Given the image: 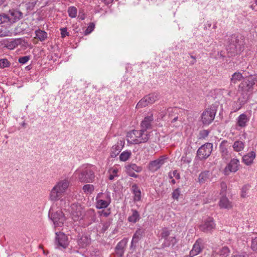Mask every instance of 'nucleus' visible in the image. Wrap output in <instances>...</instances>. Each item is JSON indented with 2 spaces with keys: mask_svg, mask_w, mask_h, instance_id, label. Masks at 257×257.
Wrapping results in <instances>:
<instances>
[{
  "mask_svg": "<svg viewBox=\"0 0 257 257\" xmlns=\"http://www.w3.org/2000/svg\"><path fill=\"white\" fill-rule=\"evenodd\" d=\"M143 230L140 228L138 229L133 235L132 240V244L137 242L142 237L143 234Z\"/></svg>",
  "mask_w": 257,
  "mask_h": 257,
  "instance_id": "nucleus-29",
  "label": "nucleus"
},
{
  "mask_svg": "<svg viewBox=\"0 0 257 257\" xmlns=\"http://www.w3.org/2000/svg\"><path fill=\"white\" fill-rule=\"evenodd\" d=\"M128 171H135L136 172H141L143 168L141 166H138L135 164H132L128 165L127 167Z\"/></svg>",
  "mask_w": 257,
  "mask_h": 257,
  "instance_id": "nucleus-39",
  "label": "nucleus"
},
{
  "mask_svg": "<svg viewBox=\"0 0 257 257\" xmlns=\"http://www.w3.org/2000/svg\"><path fill=\"white\" fill-rule=\"evenodd\" d=\"M8 18L6 17V14H0V24L3 23H7Z\"/></svg>",
  "mask_w": 257,
  "mask_h": 257,
  "instance_id": "nucleus-50",
  "label": "nucleus"
},
{
  "mask_svg": "<svg viewBox=\"0 0 257 257\" xmlns=\"http://www.w3.org/2000/svg\"><path fill=\"white\" fill-rule=\"evenodd\" d=\"M137 131L139 134L138 135V141H137L138 144L144 143L149 140L150 137V132L142 128L141 130H137Z\"/></svg>",
  "mask_w": 257,
  "mask_h": 257,
  "instance_id": "nucleus-13",
  "label": "nucleus"
},
{
  "mask_svg": "<svg viewBox=\"0 0 257 257\" xmlns=\"http://www.w3.org/2000/svg\"><path fill=\"white\" fill-rule=\"evenodd\" d=\"M124 142L122 140L118 141L117 144L113 146L111 149L110 156L112 158L116 157L123 148Z\"/></svg>",
  "mask_w": 257,
  "mask_h": 257,
  "instance_id": "nucleus-17",
  "label": "nucleus"
},
{
  "mask_svg": "<svg viewBox=\"0 0 257 257\" xmlns=\"http://www.w3.org/2000/svg\"><path fill=\"white\" fill-rule=\"evenodd\" d=\"M154 118L153 114L151 112L149 113L147 116L145 117L144 119L141 123L142 128L147 131L148 130L151 128V124Z\"/></svg>",
  "mask_w": 257,
  "mask_h": 257,
  "instance_id": "nucleus-19",
  "label": "nucleus"
},
{
  "mask_svg": "<svg viewBox=\"0 0 257 257\" xmlns=\"http://www.w3.org/2000/svg\"><path fill=\"white\" fill-rule=\"evenodd\" d=\"M115 176L113 174H110L109 177V179L111 180H113Z\"/></svg>",
  "mask_w": 257,
  "mask_h": 257,
  "instance_id": "nucleus-62",
  "label": "nucleus"
},
{
  "mask_svg": "<svg viewBox=\"0 0 257 257\" xmlns=\"http://www.w3.org/2000/svg\"><path fill=\"white\" fill-rule=\"evenodd\" d=\"M219 206L221 208L229 209L232 208V204L227 197L223 195L220 199Z\"/></svg>",
  "mask_w": 257,
  "mask_h": 257,
  "instance_id": "nucleus-22",
  "label": "nucleus"
},
{
  "mask_svg": "<svg viewBox=\"0 0 257 257\" xmlns=\"http://www.w3.org/2000/svg\"><path fill=\"white\" fill-rule=\"evenodd\" d=\"M78 18L81 20H84L85 18V14L83 12L80 11L79 13Z\"/></svg>",
  "mask_w": 257,
  "mask_h": 257,
  "instance_id": "nucleus-55",
  "label": "nucleus"
},
{
  "mask_svg": "<svg viewBox=\"0 0 257 257\" xmlns=\"http://www.w3.org/2000/svg\"><path fill=\"white\" fill-rule=\"evenodd\" d=\"M69 186V181L67 179H63L58 182L52 188L50 194L49 199L51 201H58L61 207H65L69 205V202L66 198H62Z\"/></svg>",
  "mask_w": 257,
  "mask_h": 257,
  "instance_id": "nucleus-1",
  "label": "nucleus"
},
{
  "mask_svg": "<svg viewBox=\"0 0 257 257\" xmlns=\"http://www.w3.org/2000/svg\"><path fill=\"white\" fill-rule=\"evenodd\" d=\"M179 109L176 107L169 108L167 110V113L169 117L172 119L174 117L178 115Z\"/></svg>",
  "mask_w": 257,
  "mask_h": 257,
  "instance_id": "nucleus-38",
  "label": "nucleus"
},
{
  "mask_svg": "<svg viewBox=\"0 0 257 257\" xmlns=\"http://www.w3.org/2000/svg\"><path fill=\"white\" fill-rule=\"evenodd\" d=\"M74 175L83 183H92L94 181L95 175L94 170L90 165L83 166L77 169Z\"/></svg>",
  "mask_w": 257,
  "mask_h": 257,
  "instance_id": "nucleus-2",
  "label": "nucleus"
},
{
  "mask_svg": "<svg viewBox=\"0 0 257 257\" xmlns=\"http://www.w3.org/2000/svg\"><path fill=\"white\" fill-rule=\"evenodd\" d=\"M132 190L134 194V201H139L141 199V192L140 189L136 185H133Z\"/></svg>",
  "mask_w": 257,
  "mask_h": 257,
  "instance_id": "nucleus-26",
  "label": "nucleus"
},
{
  "mask_svg": "<svg viewBox=\"0 0 257 257\" xmlns=\"http://www.w3.org/2000/svg\"><path fill=\"white\" fill-rule=\"evenodd\" d=\"M251 248L254 251L257 253V237L252 239Z\"/></svg>",
  "mask_w": 257,
  "mask_h": 257,
  "instance_id": "nucleus-46",
  "label": "nucleus"
},
{
  "mask_svg": "<svg viewBox=\"0 0 257 257\" xmlns=\"http://www.w3.org/2000/svg\"><path fill=\"white\" fill-rule=\"evenodd\" d=\"M61 37L62 38L65 37L66 36H69V33L67 32V29L66 28H63L60 29Z\"/></svg>",
  "mask_w": 257,
  "mask_h": 257,
  "instance_id": "nucleus-51",
  "label": "nucleus"
},
{
  "mask_svg": "<svg viewBox=\"0 0 257 257\" xmlns=\"http://www.w3.org/2000/svg\"><path fill=\"white\" fill-rule=\"evenodd\" d=\"M90 242V239L86 236H82L78 240V244L81 247H85Z\"/></svg>",
  "mask_w": 257,
  "mask_h": 257,
  "instance_id": "nucleus-28",
  "label": "nucleus"
},
{
  "mask_svg": "<svg viewBox=\"0 0 257 257\" xmlns=\"http://www.w3.org/2000/svg\"><path fill=\"white\" fill-rule=\"evenodd\" d=\"M167 158L162 156L158 159L150 162L148 169L152 172H155L159 170L165 163Z\"/></svg>",
  "mask_w": 257,
  "mask_h": 257,
  "instance_id": "nucleus-9",
  "label": "nucleus"
},
{
  "mask_svg": "<svg viewBox=\"0 0 257 257\" xmlns=\"http://www.w3.org/2000/svg\"><path fill=\"white\" fill-rule=\"evenodd\" d=\"M255 157V152L254 151H251L242 157V162L247 166L251 165L253 163Z\"/></svg>",
  "mask_w": 257,
  "mask_h": 257,
  "instance_id": "nucleus-20",
  "label": "nucleus"
},
{
  "mask_svg": "<svg viewBox=\"0 0 257 257\" xmlns=\"http://www.w3.org/2000/svg\"><path fill=\"white\" fill-rule=\"evenodd\" d=\"M18 45V43L17 41H13L11 42L9 44H8L7 47L8 49L13 50L15 48H16Z\"/></svg>",
  "mask_w": 257,
  "mask_h": 257,
  "instance_id": "nucleus-48",
  "label": "nucleus"
},
{
  "mask_svg": "<svg viewBox=\"0 0 257 257\" xmlns=\"http://www.w3.org/2000/svg\"><path fill=\"white\" fill-rule=\"evenodd\" d=\"M36 3H37V2H36V1H35V2H32V3H31V4H32V7H34V6L36 4Z\"/></svg>",
  "mask_w": 257,
  "mask_h": 257,
  "instance_id": "nucleus-63",
  "label": "nucleus"
},
{
  "mask_svg": "<svg viewBox=\"0 0 257 257\" xmlns=\"http://www.w3.org/2000/svg\"><path fill=\"white\" fill-rule=\"evenodd\" d=\"M216 113V109L214 106L206 108L202 113L201 120L205 125H208L214 120Z\"/></svg>",
  "mask_w": 257,
  "mask_h": 257,
  "instance_id": "nucleus-5",
  "label": "nucleus"
},
{
  "mask_svg": "<svg viewBox=\"0 0 257 257\" xmlns=\"http://www.w3.org/2000/svg\"><path fill=\"white\" fill-rule=\"evenodd\" d=\"M113 0H103L104 2L106 4H109L113 2Z\"/></svg>",
  "mask_w": 257,
  "mask_h": 257,
  "instance_id": "nucleus-60",
  "label": "nucleus"
},
{
  "mask_svg": "<svg viewBox=\"0 0 257 257\" xmlns=\"http://www.w3.org/2000/svg\"><path fill=\"white\" fill-rule=\"evenodd\" d=\"M183 120L178 115L174 117L171 120V124L173 127H178L182 126Z\"/></svg>",
  "mask_w": 257,
  "mask_h": 257,
  "instance_id": "nucleus-27",
  "label": "nucleus"
},
{
  "mask_svg": "<svg viewBox=\"0 0 257 257\" xmlns=\"http://www.w3.org/2000/svg\"><path fill=\"white\" fill-rule=\"evenodd\" d=\"M249 121V117L245 113H242L236 118V126L241 128L244 127Z\"/></svg>",
  "mask_w": 257,
  "mask_h": 257,
  "instance_id": "nucleus-18",
  "label": "nucleus"
},
{
  "mask_svg": "<svg viewBox=\"0 0 257 257\" xmlns=\"http://www.w3.org/2000/svg\"><path fill=\"white\" fill-rule=\"evenodd\" d=\"M132 153L130 151H125L122 152L119 157V160L122 162L126 161L131 157Z\"/></svg>",
  "mask_w": 257,
  "mask_h": 257,
  "instance_id": "nucleus-31",
  "label": "nucleus"
},
{
  "mask_svg": "<svg viewBox=\"0 0 257 257\" xmlns=\"http://www.w3.org/2000/svg\"><path fill=\"white\" fill-rule=\"evenodd\" d=\"M117 172L118 170L116 169H112L111 170L112 174L114 175L115 176H116Z\"/></svg>",
  "mask_w": 257,
  "mask_h": 257,
  "instance_id": "nucleus-58",
  "label": "nucleus"
},
{
  "mask_svg": "<svg viewBox=\"0 0 257 257\" xmlns=\"http://www.w3.org/2000/svg\"><path fill=\"white\" fill-rule=\"evenodd\" d=\"M233 257H247L245 256L243 253L233 255Z\"/></svg>",
  "mask_w": 257,
  "mask_h": 257,
  "instance_id": "nucleus-59",
  "label": "nucleus"
},
{
  "mask_svg": "<svg viewBox=\"0 0 257 257\" xmlns=\"http://www.w3.org/2000/svg\"><path fill=\"white\" fill-rule=\"evenodd\" d=\"M200 134L202 137H206L208 136V133L207 131L204 130V131L201 132Z\"/></svg>",
  "mask_w": 257,
  "mask_h": 257,
  "instance_id": "nucleus-57",
  "label": "nucleus"
},
{
  "mask_svg": "<svg viewBox=\"0 0 257 257\" xmlns=\"http://www.w3.org/2000/svg\"><path fill=\"white\" fill-rule=\"evenodd\" d=\"M173 176L171 175H170L171 178H172L174 177L177 179H180V175L176 170H175L173 172Z\"/></svg>",
  "mask_w": 257,
  "mask_h": 257,
  "instance_id": "nucleus-54",
  "label": "nucleus"
},
{
  "mask_svg": "<svg viewBox=\"0 0 257 257\" xmlns=\"http://www.w3.org/2000/svg\"><path fill=\"white\" fill-rule=\"evenodd\" d=\"M231 41L233 42V43H230L229 45L228 46L227 50L229 51L231 53H234L236 52V50L237 49V46L236 43H234V42L235 41L236 43L237 39L235 36L231 37Z\"/></svg>",
  "mask_w": 257,
  "mask_h": 257,
  "instance_id": "nucleus-30",
  "label": "nucleus"
},
{
  "mask_svg": "<svg viewBox=\"0 0 257 257\" xmlns=\"http://www.w3.org/2000/svg\"><path fill=\"white\" fill-rule=\"evenodd\" d=\"M94 28V26L93 25L89 26L85 32V35L90 33L93 30Z\"/></svg>",
  "mask_w": 257,
  "mask_h": 257,
  "instance_id": "nucleus-52",
  "label": "nucleus"
},
{
  "mask_svg": "<svg viewBox=\"0 0 257 257\" xmlns=\"http://www.w3.org/2000/svg\"><path fill=\"white\" fill-rule=\"evenodd\" d=\"M49 217L53 221L55 228L62 227L66 217L61 208L57 207V203L53 204L49 211Z\"/></svg>",
  "mask_w": 257,
  "mask_h": 257,
  "instance_id": "nucleus-3",
  "label": "nucleus"
},
{
  "mask_svg": "<svg viewBox=\"0 0 257 257\" xmlns=\"http://www.w3.org/2000/svg\"><path fill=\"white\" fill-rule=\"evenodd\" d=\"M127 242V238H123L117 243L115 247V253L118 257H122Z\"/></svg>",
  "mask_w": 257,
  "mask_h": 257,
  "instance_id": "nucleus-15",
  "label": "nucleus"
},
{
  "mask_svg": "<svg viewBox=\"0 0 257 257\" xmlns=\"http://www.w3.org/2000/svg\"><path fill=\"white\" fill-rule=\"evenodd\" d=\"M245 147V142L240 140L235 141L232 145L233 151L238 153L242 151Z\"/></svg>",
  "mask_w": 257,
  "mask_h": 257,
  "instance_id": "nucleus-24",
  "label": "nucleus"
},
{
  "mask_svg": "<svg viewBox=\"0 0 257 257\" xmlns=\"http://www.w3.org/2000/svg\"><path fill=\"white\" fill-rule=\"evenodd\" d=\"M213 145L211 143H207L201 146L197 152V157L200 160L206 159L210 156L212 151Z\"/></svg>",
  "mask_w": 257,
  "mask_h": 257,
  "instance_id": "nucleus-6",
  "label": "nucleus"
},
{
  "mask_svg": "<svg viewBox=\"0 0 257 257\" xmlns=\"http://www.w3.org/2000/svg\"><path fill=\"white\" fill-rule=\"evenodd\" d=\"M170 234V232L167 229H164L162 232V237L163 238H166Z\"/></svg>",
  "mask_w": 257,
  "mask_h": 257,
  "instance_id": "nucleus-53",
  "label": "nucleus"
},
{
  "mask_svg": "<svg viewBox=\"0 0 257 257\" xmlns=\"http://www.w3.org/2000/svg\"><path fill=\"white\" fill-rule=\"evenodd\" d=\"M56 243L64 248H66L68 244V237L63 233L59 232L56 233Z\"/></svg>",
  "mask_w": 257,
  "mask_h": 257,
  "instance_id": "nucleus-11",
  "label": "nucleus"
},
{
  "mask_svg": "<svg viewBox=\"0 0 257 257\" xmlns=\"http://www.w3.org/2000/svg\"><path fill=\"white\" fill-rule=\"evenodd\" d=\"M209 177V172L204 171L201 173L198 177L199 181L200 183H204Z\"/></svg>",
  "mask_w": 257,
  "mask_h": 257,
  "instance_id": "nucleus-40",
  "label": "nucleus"
},
{
  "mask_svg": "<svg viewBox=\"0 0 257 257\" xmlns=\"http://www.w3.org/2000/svg\"><path fill=\"white\" fill-rule=\"evenodd\" d=\"M220 187H221V191H220V194H222V195H224L225 194V191L227 188V186L225 183L224 182H221L220 184Z\"/></svg>",
  "mask_w": 257,
  "mask_h": 257,
  "instance_id": "nucleus-49",
  "label": "nucleus"
},
{
  "mask_svg": "<svg viewBox=\"0 0 257 257\" xmlns=\"http://www.w3.org/2000/svg\"><path fill=\"white\" fill-rule=\"evenodd\" d=\"M249 186L248 185H244L241 189V196L242 198H245L247 196Z\"/></svg>",
  "mask_w": 257,
  "mask_h": 257,
  "instance_id": "nucleus-43",
  "label": "nucleus"
},
{
  "mask_svg": "<svg viewBox=\"0 0 257 257\" xmlns=\"http://www.w3.org/2000/svg\"><path fill=\"white\" fill-rule=\"evenodd\" d=\"M256 82L257 75L251 76L247 77V79L242 83V85L243 86L246 85L248 89H250Z\"/></svg>",
  "mask_w": 257,
  "mask_h": 257,
  "instance_id": "nucleus-23",
  "label": "nucleus"
},
{
  "mask_svg": "<svg viewBox=\"0 0 257 257\" xmlns=\"http://www.w3.org/2000/svg\"><path fill=\"white\" fill-rule=\"evenodd\" d=\"M83 191L86 194H91L94 191V187L93 185L86 184L83 186Z\"/></svg>",
  "mask_w": 257,
  "mask_h": 257,
  "instance_id": "nucleus-33",
  "label": "nucleus"
},
{
  "mask_svg": "<svg viewBox=\"0 0 257 257\" xmlns=\"http://www.w3.org/2000/svg\"><path fill=\"white\" fill-rule=\"evenodd\" d=\"M203 245L202 242V240L199 239L196 241L193 246V248L190 251V256L193 257L198 254L202 250Z\"/></svg>",
  "mask_w": 257,
  "mask_h": 257,
  "instance_id": "nucleus-16",
  "label": "nucleus"
},
{
  "mask_svg": "<svg viewBox=\"0 0 257 257\" xmlns=\"http://www.w3.org/2000/svg\"><path fill=\"white\" fill-rule=\"evenodd\" d=\"M100 213V215L104 216L105 217H107L110 214V212L108 211H102L99 212Z\"/></svg>",
  "mask_w": 257,
  "mask_h": 257,
  "instance_id": "nucleus-56",
  "label": "nucleus"
},
{
  "mask_svg": "<svg viewBox=\"0 0 257 257\" xmlns=\"http://www.w3.org/2000/svg\"><path fill=\"white\" fill-rule=\"evenodd\" d=\"M132 214L128 216L127 220L128 222L135 223L140 219V215L138 211L135 209H132Z\"/></svg>",
  "mask_w": 257,
  "mask_h": 257,
  "instance_id": "nucleus-25",
  "label": "nucleus"
},
{
  "mask_svg": "<svg viewBox=\"0 0 257 257\" xmlns=\"http://www.w3.org/2000/svg\"><path fill=\"white\" fill-rule=\"evenodd\" d=\"M96 207L98 209L106 208L111 203V197L108 192L99 193L96 197Z\"/></svg>",
  "mask_w": 257,
  "mask_h": 257,
  "instance_id": "nucleus-4",
  "label": "nucleus"
},
{
  "mask_svg": "<svg viewBox=\"0 0 257 257\" xmlns=\"http://www.w3.org/2000/svg\"><path fill=\"white\" fill-rule=\"evenodd\" d=\"M139 134L137 130H133L127 133L126 137V140L128 143L130 144H138V135Z\"/></svg>",
  "mask_w": 257,
  "mask_h": 257,
  "instance_id": "nucleus-21",
  "label": "nucleus"
},
{
  "mask_svg": "<svg viewBox=\"0 0 257 257\" xmlns=\"http://www.w3.org/2000/svg\"><path fill=\"white\" fill-rule=\"evenodd\" d=\"M195 62H196V60H193L192 61H191L190 64H191V65H193V64H194Z\"/></svg>",
  "mask_w": 257,
  "mask_h": 257,
  "instance_id": "nucleus-64",
  "label": "nucleus"
},
{
  "mask_svg": "<svg viewBox=\"0 0 257 257\" xmlns=\"http://www.w3.org/2000/svg\"><path fill=\"white\" fill-rule=\"evenodd\" d=\"M192 161L191 157L189 154L184 155L181 159V161L183 164H189Z\"/></svg>",
  "mask_w": 257,
  "mask_h": 257,
  "instance_id": "nucleus-42",
  "label": "nucleus"
},
{
  "mask_svg": "<svg viewBox=\"0 0 257 257\" xmlns=\"http://www.w3.org/2000/svg\"><path fill=\"white\" fill-rule=\"evenodd\" d=\"M68 15L71 18H76L77 15V9L74 6H71L68 8Z\"/></svg>",
  "mask_w": 257,
  "mask_h": 257,
  "instance_id": "nucleus-34",
  "label": "nucleus"
},
{
  "mask_svg": "<svg viewBox=\"0 0 257 257\" xmlns=\"http://www.w3.org/2000/svg\"><path fill=\"white\" fill-rule=\"evenodd\" d=\"M239 160L236 158H233L224 168L223 173L225 175H229L231 173H235L239 170Z\"/></svg>",
  "mask_w": 257,
  "mask_h": 257,
  "instance_id": "nucleus-8",
  "label": "nucleus"
},
{
  "mask_svg": "<svg viewBox=\"0 0 257 257\" xmlns=\"http://www.w3.org/2000/svg\"><path fill=\"white\" fill-rule=\"evenodd\" d=\"M229 249L227 247H223L222 248L219 249L217 251L220 257H227L229 254Z\"/></svg>",
  "mask_w": 257,
  "mask_h": 257,
  "instance_id": "nucleus-36",
  "label": "nucleus"
},
{
  "mask_svg": "<svg viewBox=\"0 0 257 257\" xmlns=\"http://www.w3.org/2000/svg\"><path fill=\"white\" fill-rule=\"evenodd\" d=\"M145 97L149 104H153L159 98V95L156 93L150 94Z\"/></svg>",
  "mask_w": 257,
  "mask_h": 257,
  "instance_id": "nucleus-32",
  "label": "nucleus"
},
{
  "mask_svg": "<svg viewBox=\"0 0 257 257\" xmlns=\"http://www.w3.org/2000/svg\"><path fill=\"white\" fill-rule=\"evenodd\" d=\"M228 142L224 140L219 145V151L223 159L227 160L229 158L230 154L227 149Z\"/></svg>",
  "mask_w": 257,
  "mask_h": 257,
  "instance_id": "nucleus-14",
  "label": "nucleus"
},
{
  "mask_svg": "<svg viewBox=\"0 0 257 257\" xmlns=\"http://www.w3.org/2000/svg\"><path fill=\"white\" fill-rule=\"evenodd\" d=\"M36 35L41 41H44L47 38V34L44 31L38 30L36 31Z\"/></svg>",
  "mask_w": 257,
  "mask_h": 257,
  "instance_id": "nucleus-35",
  "label": "nucleus"
},
{
  "mask_svg": "<svg viewBox=\"0 0 257 257\" xmlns=\"http://www.w3.org/2000/svg\"><path fill=\"white\" fill-rule=\"evenodd\" d=\"M6 17L8 19V21H7V23H13L22 17V13L16 10H10L9 13L6 14Z\"/></svg>",
  "mask_w": 257,
  "mask_h": 257,
  "instance_id": "nucleus-12",
  "label": "nucleus"
},
{
  "mask_svg": "<svg viewBox=\"0 0 257 257\" xmlns=\"http://www.w3.org/2000/svg\"><path fill=\"white\" fill-rule=\"evenodd\" d=\"M181 195V191L179 188H177L175 189L172 192V198L174 200H178L179 199V197Z\"/></svg>",
  "mask_w": 257,
  "mask_h": 257,
  "instance_id": "nucleus-44",
  "label": "nucleus"
},
{
  "mask_svg": "<svg viewBox=\"0 0 257 257\" xmlns=\"http://www.w3.org/2000/svg\"><path fill=\"white\" fill-rule=\"evenodd\" d=\"M30 59V57L29 56H26L24 57H20L19 59V62L24 64L26 63Z\"/></svg>",
  "mask_w": 257,
  "mask_h": 257,
  "instance_id": "nucleus-47",
  "label": "nucleus"
},
{
  "mask_svg": "<svg viewBox=\"0 0 257 257\" xmlns=\"http://www.w3.org/2000/svg\"><path fill=\"white\" fill-rule=\"evenodd\" d=\"M6 33H7L6 32H4V33L0 32V37H5V36H7V35Z\"/></svg>",
  "mask_w": 257,
  "mask_h": 257,
  "instance_id": "nucleus-61",
  "label": "nucleus"
},
{
  "mask_svg": "<svg viewBox=\"0 0 257 257\" xmlns=\"http://www.w3.org/2000/svg\"><path fill=\"white\" fill-rule=\"evenodd\" d=\"M84 209L83 207L78 204H73L71 205V215L74 221H79L84 216Z\"/></svg>",
  "mask_w": 257,
  "mask_h": 257,
  "instance_id": "nucleus-7",
  "label": "nucleus"
},
{
  "mask_svg": "<svg viewBox=\"0 0 257 257\" xmlns=\"http://www.w3.org/2000/svg\"><path fill=\"white\" fill-rule=\"evenodd\" d=\"M242 77V75L241 73L239 72H235L232 75L231 82V83L235 84L237 82L240 81Z\"/></svg>",
  "mask_w": 257,
  "mask_h": 257,
  "instance_id": "nucleus-37",
  "label": "nucleus"
},
{
  "mask_svg": "<svg viewBox=\"0 0 257 257\" xmlns=\"http://www.w3.org/2000/svg\"><path fill=\"white\" fill-rule=\"evenodd\" d=\"M146 97L145 96L142 99H141L138 103L136 106V108H140L148 106L149 103L147 100Z\"/></svg>",
  "mask_w": 257,
  "mask_h": 257,
  "instance_id": "nucleus-41",
  "label": "nucleus"
},
{
  "mask_svg": "<svg viewBox=\"0 0 257 257\" xmlns=\"http://www.w3.org/2000/svg\"><path fill=\"white\" fill-rule=\"evenodd\" d=\"M10 63L9 61L6 59H3L0 60V67L5 68L8 67L10 66Z\"/></svg>",
  "mask_w": 257,
  "mask_h": 257,
  "instance_id": "nucleus-45",
  "label": "nucleus"
},
{
  "mask_svg": "<svg viewBox=\"0 0 257 257\" xmlns=\"http://www.w3.org/2000/svg\"><path fill=\"white\" fill-rule=\"evenodd\" d=\"M215 224L211 218H207L200 225V229L205 232H209L215 228Z\"/></svg>",
  "mask_w": 257,
  "mask_h": 257,
  "instance_id": "nucleus-10",
  "label": "nucleus"
}]
</instances>
